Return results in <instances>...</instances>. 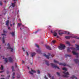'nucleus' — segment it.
Returning a JSON list of instances; mask_svg holds the SVG:
<instances>
[{
  "mask_svg": "<svg viewBox=\"0 0 79 79\" xmlns=\"http://www.w3.org/2000/svg\"><path fill=\"white\" fill-rule=\"evenodd\" d=\"M48 55H46L45 54H44L43 56H45L46 58H47L48 59H49V58H53V56H54V54H52V55H51L50 53H49Z\"/></svg>",
  "mask_w": 79,
  "mask_h": 79,
  "instance_id": "f257e3e1",
  "label": "nucleus"
},
{
  "mask_svg": "<svg viewBox=\"0 0 79 79\" xmlns=\"http://www.w3.org/2000/svg\"><path fill=\"white\" fill-rule=\"evenodd\" d=\"M63 73L65 75H63V77H68L69 76H68L69 75V73L68 72H66V71L63 72Z\"/></svg>",
  "mask_w": 79,
  "mask_h": 79,
  "instance_id": "f03ea898",
  "label": "nucleus"
},
{
  "mask_svg": "<svg viewBox=\"0 0 79 79\" xmlns=\"http://www.w3.org/2000/svg\"><path fill=\"white\" fill-rule=\"evenodd\" d=\"M7 46H8V47L7 48V49H8V50H11L10 52H13L14 49L10 47V44H8Z\"/></svg>",
  "mask_w": 79,
  "mask_h": 79,
  "instance_id": "7ed1b4c3",
  "label": "nucleus"
},
{
  "mask_svg": "<svg viewBox=\"0 0 79 79\" xmlns=\"http://www.w3.org/2000/svg\"><path fill=\"white\" fill-rule=\"evenodd\" d=\"M58 48L59 49H64L65 48V46L63 44H61Z\"/></svg>",
  "mask_w": 79,
  "mask_h": 79,
  "instance_id": "20e7f679",
  "label": "nucleus"
},
{
  "mask_svg": "<svg viewBox=\"0 0 79 79\" xmlns=\"http://www.w3.org/2000/svg\"><path fill=\"white\" fill-rule=\"evenodd\" d=\"M51 64L52 65V66L53 67V68H57V69H60V68H59V67H58L57 65H55V64L52 63H51Z\"/></svg>",
  "mask_w": 79,
  "mask_h": 79,
  "instance_id": "39448f33",
  "label": "nucleus"
},
{
  "mask_svg": "<svg viewBox=\"0 0 79 79\" xmlns=\"http://www.w3.org/2000/svg\"><path fill=\"white\" fill-rule=\"evenodd\" d=\"M59 65H62L63 66H69V67H70L71 68V67L69 66V65L68 64H67L66 63H60L59 64Z\"/></svg>",
  "mask_w": 79,
  "mask_h": 79,
  "instance_id": "423d86ee",
  "label": "nucleus"
},
{
  "mask_svg": "<svg viewBox=\"0 0 79 79\" xmlns=\"http://www.w3.org/2000/svg\"><path fill=\"white\" fill-rule=\"evenodd\" d=\"M72 52L73 55H75L77 56V57H78V53L76 52H75L74 51H72Z\"/></svg>",
  "mask_w": 79,
  "mask_h": 79,
  "instance_id": "0eeeda50",
  "label": "nucleus"
},
{
  "mask_svg": "<svg viewBox=\"0 0 79 79\" xmlns=\"http://www.w3.org/2000/svg\"><path fill=\"white\" fill-rule=\"evenodd\" d=\"M56 31H57V30H56L54 32H53V35L54 36V37H56V35H57V33H56Z\"/></svg>",
  "mask_w": 79,
  "mask_h": 79,
  "instance_id": "6e6552de",
  "label": "nucleus"
},
{
  "mask_svg": "<svg viewBox=\"0 0 79 79\" xmlns=\"http://www.w3.org/2000/svg\"><path fill=\"white\" fill-rule=\"evenodd\" d=\"M6 38V37L3 36L2 37V43L3 44H5V38Z\"/></svg>",
  "mask_w": 79,
  "mask_h": 79,
  "instance_id": "1a4fd4ad",
  "label": "nucleus"
},
{
  "mask_svg": "<svg viewBox=\"0 0 79 79\" xmlns=\"http://www.w3.org/2000/svg\"><path fill=\"white\" fill-rule=\"evenodd\" d=\"M9 61L10 62H13V60L12 58H11V57H9Z\"/></svg>",
  "mask_w": 79,
  "mask_h": 79,
  "instance_id": "9d476101",
  "label": "nucleus"
},
{
  "mask_svg": "<svg viewBox=\"0 0 79 79\" xmlns=\"http://www.w3.org/2000/svg\"><path fill=\"white\" fill-rule=\"evenodd\" d=\"M45 62L46 63V64L47 66H49L50 64H49L48 61L46 60H45Z\"/></svg>",
  "mask_w": 79,
  "mask_h": 79,
  "instance_id": "9b49d317",
  "label": "nucleus"
},
{
  "mask_svg": "<svg viewBox=\"0 0 79 79\" xmlns=\"http://www.w3.org/2000/svg\"><path fill=\"white\" fill-rule=\"evenodd\" d=\"M63 34H66V31H64V33L61 32V33H59V34L60 35H61Z\"/></svg>",
  "mask_w": 79,
  "mask_h": 79,
  "instance_id": "f8f14e48",
  "label": "nucleus"
},
{
  "mask_svg": "<svg viewBox=\"0 0 79 79\" xmlns=\"http://www.w3.org/2000/svg\"><path fill=\"white\" fill-rule=\"evenodd\" d=\"M15 73H13V74H12V79H15Z\"/></svg>",
  "mask_w": 79,
  "mask_h": 79,
  "instance_id": "ddd939ff",
  "label": "nucleus"
},
{
  "mask_svg": "<svg viewBox=\"0 0 79 79\" xmlns=\"http://www.w3.org/2000/svg\"><path fill=\"white\" fill-rule=\"evenodd\" d=\"M12 35V36H15V33L14 32H12V33H10Z\"/></svg>",
  "mask_w": 79,
  "mask_h": 79,
  "instance_id": "4468645a",
  "label": "nucleus"
},
{
  "mask_svg": "<svg viewBox=\"0 0 79 79\" xmlns=\"http://www.w3.org/2000/svg\"><path fill=\"white\" fill-rule=\"evenodd\" d=\"M35 55V52H33L31 53V57H33Z\"/></svg>",
  "mask_w": 79,
  "mask_h": 79,
  "instance_id": "2eb2a0df",
  "label": "nucleus"
},
{
  "mask_svg": "<svg viewBox=\"0 0 79 79\" xmlns=\"http://www.w3.org/2000/svg\"><path fill=\"white\" fill-rule=\"evenodd\" d=\"M36 51L38 52V53H41V52H42L41 50L40 49L39 50H36Z\"/></svg>",
  "mask_w": 79,
  "mask_h": 79,
  "instance_id": "dca6fc26",
  "label": "nucleus"
},
{
  "mask_svg": "<svg viewBox=\"0 0 79 79\" xmlns=\"http://www.w3.org/2000/svg\"><path fill=\"white\" fill-rule=\"evenodd\" d=\"M46 48L47 49H48V50H51V48L49 46H46Z\"/></svg>",
  "mask_w": 79,
  "mask_h": 79,
  "instance_id": "f3484780",
  "label": "nucleus"
},
{
  "mask_svg": "<svg viewBox=\"0 0 79 79\" xmlns=\"http://www.w3.org/2000/svg\"><path fill=\"white\" fill-rule=\"evenodd\" d=\"M67 52H71V50H70V48H68L67 49Z\"/></svg>",
  "mask_w": 79,
  "mask_h": 79,
  "instance_id": "a211bd4d",
  "label": "nucleus"
},
{
  "mask_svg": "<svg viewBox=\"0 0 79 79\" xmlns=\"http://www.w3.org/2000/svg\"><path fill=\"white\" fill-rule=\"evenodd\" d=\"M9 23V20H7L6 21V26H8V23Z\"/></svg>",
  "mask_w": 79,
  "mask_h": 79,
  "instance_id": "6ab92c4d",
  "label": "nucleus"
},
{
  "mask_svg": "<svg viewBox=\"0 0 79 79\" xmlns=\"http://www.w3.org/2000/svg\"><path fill=\"white\" fill-rule=\"evenodd\" d=\"M71 78L72 79H74V78H75V79H77V77H76L74 76H73L71 77Z\"/></svg>",
  "mask_w": 79,
  "mask_h": 79,
  "instance_id": "aec40b11",
  "label": "nucleus"
},
{
  "mask_svg": "<svg viewBox=\"0 0 79 79\" xmlns=\"http://www.w3.org/2000/svg\"><path fill=\"white\" fill-rule=\"evenodd\" d=\"M15 3H16V2H15L14 3H12V6L13 7H15Z\"/></svg>",
  "mask_w": 79,
  "mask_h": 79,
  "instance_id": "412c9836",
  "label": "nucleus"
},
{
  "mask_svg": "<svg viewBox=\"0 0 79 79\" xmlns=\"http://www.w3.org/2000/svg\"><path fill=\"white\" fill-rule=\"evenodd\" d=\"M54 62L55 63H58V64L59 63V62H58V61L55 60H54Z\"/></svg>",
  "mask_w": 79,
  "mask_h": 79,
  "instance_id": "4be33fe9",
  "label": "nucleus"
},
{
  "mask_svg": "<svg viewBox=\"0 0 79 79\" xmlns=\"http://www.w3.org/2000/svg\"><path fill=\"white\" fill-rule=\"evenodd\" d=\"M71 37H72V36H65V38H66V39H70Z\"/></svg>",
  "mask_w": 79,
  "mask_h": 79,
  "instance_id": "5701e85b",
  "label": "nucleus"
},
{
  "mask_svg": "<svg viewBox=\"0 0 79 79\" xmlns=\"http://www.w3.org/2000/svg\"><path fill=\"white\" fill-rule=\"evenodd\" d=\"M66 44L69 45H70V44L69 43V41H66Z\"/></svg>",
  "mask_w": 79,
  "mask_h": 79,
  "instance_id": "b1692460",
  "label": "nucleus"
},
{
  "mask_svg": "<svg viewBox=\"0 0 79 79\" xmlns=\"http://www.w3.org/2000/svg\"><path fill=\"white\" fill-rule=\"evenodd\" d=\"M63 70L65 71H67V69L65 68H64L63 69Z\"/></svg>",
  "mask_w": 79,
  "mask_h": 79,
  "instance_id": "393cba45",
  "label": "nucleus"
},
{
  "mask_svg": "<svg viewBox=\"0 0 79 79\" xmlns=\"http://www.w3.org/2000/svg\"><path fill=\"white\" fill-rule=\"evenodd\" d=\"M71 48V50H73V51H74L75 50H76V48Z\"/></svg>",
  "mask_w": 79,
  "mask_h": 79,
  "instance_id": "a878e982",
  "label": "nucleus"
},
{
  "mask_svg": "<svg viewBox=\"0 0 79 79\" xmlns=\"http://www.w3.org/2000/svg\"><path fill=\"white\" fill-rule=\"evenodd\" d=\"M48 76L49 77H51V76L50 75V74L49 73H48Z\"/></svg>",
  "mask_w": 79,
  "mask_h": 79,
  "instance_id": "bb28decb",
  "label": "nucleus"
},
{
  "mask_svg": "<svg viewBox=\"0 0 79 79\" xmlns=\"http://www.w3.org/2000/svg\"><path fill=\"white\" fill-rule=\"evenodd\" d=\"M0 68L1 69V70H3V65H2L1 67Z\"/></svg>",
  "mask_w": 79,
  "mask_h": 79,
  "instance_id": "cd10ccee",
  "label": "nucleus"
},
{
  "mask_svg": "<svg viewBox=\"0 0 79 79\" xmlns=\"http://www.w3.org/2000/svg\"><path fill=\"white\" fill-rule=\"evenodd\" d=\"M21 25H22V24H21V23H18V26L20 27L21 26Z\"/></svg>",
  "mask_w": 79,
  "mask_h": 79,
  "instance_id": "c85d7f7f",
  "label": "nucleus"
},
{
  "mask_svg": "<svg viewBox=\"0 0 79 79\" xmlns=\"http://www.w3.org/2000/svg\"><path fill=\"white\" fill-rule=\"evenodd\" d=\"M5 61H6V63H7V62H8V60L7 59V58H5Z\"/></svg>",
  "mask_w": 79,
  "mask_h": 79,
  "instance_id": "c756f323",
  "label": "nucleus"
},
{
  "mask_svg": "<svg viewBox=\"0 0 79 79\" xmlns=\"http://www.w3.org/2000/svg\"><path fill=\"white\" fill-rule=\"evenodd\" d=\"M72 37H73V38H76V39H79V38H77V36H73Z\"/></svg>",
  "mask_w": 79,
  "mask_h": 79,
  "instance_id": "7c9ffc66",
  "label": "nucleus"
},
{
  "mask_svg": "<svg viewBox=\"0 0 79 79\" xmlns=\"http://www.w3.org/2000/svg\"><path fill=\"white\" fill-rule=\"evenodd\" d=\"M31 71L32 72H33V73H36V72L35 70L31 69Z\"/></svg>",
  "mask_w": 79,
  "mask_h": 79,
  "instance_id": "2f4dec72",
  "label": "nucleus"
},
{
  "mask_svg": "<svg viewBox=\"0 0 79 79\" xmlns=\"http://www.w3.org/2000/svg\"><path fill=\"white\" fill-rule=\"evenodd\" d=\"M2 5L3 3H2V1H0V5H1V6H2Z\"/></svg>",
  "mask_w": 79,
  "mask_h": 79,
  "instance_id": "473e14b6",
  "label": "nucleus"
},
{
  "mask_svg": "<svg viewBox=\"0 0 79 79\" xmlns=\"http://www.w3.org/2000/svg\"><path fill=\"white\" fill-rule=\"evenodd\" d=\"M65 56H71L70 55H68L67 54L65 55Z\"/></svg>",
  "mask_w": 79,
  "mask_h": 79,
  "instance_id": "72a5a7b5",
  "label": "nucleus"
},
{
  "mask_svg": "<svg viewBox=\"0 0 79 79\" xmlns=\"http://www.w3.org/2000/svg\"><path fill=\"white\" fill-rule=\"evenodd\" d=\"M35 46H36V47H37V48H39V45H38L36 44H35Z\"/></svg>",
  "mask_w": 79,
  "mask_h": 79,
  "instance_id": "f704fd0d",
  "label": "nucleus"
},
{
  "mask_svg": "<svg viewBox=\"0 0 79 79\" xmlns=\"http://www.w3.org/2000/svg\"><path fill=\"white\" fill-rule=\"evenodd\" d=\"M29 73L30 74H32V75H33V73H32V72L31 71H29Z\"/></svg>",
  "mask_w": 79,
  "mask_h": 79,
  "instance_id": "c9c22d12",
  "label": "nucleus"
},
{
  "mask_svg": "<svg viewBox=\"0 0 79 79\" xmlns=\"http://www.w3.org/2000/svg\"><path fill=\"white\" fill-rule=\"evenodd\" d=\"M10 75H9L7 77L6 79H8L9 78H10Z\"/></svg>",
  "mask_w": 79,
  "mask_h": 79,
  "instance_id": "e433bc0d",
  "label": "nucleus"
},
{
  "mask_svg": "<svg viewBox=\"0 0 79 79\" xmlns=\"http://www.w3.org/2000/svg\"><path fill=\"white\" fill-rule=\"evenodd\" d=\"M12 71H14V66H12Z\"/></svg>",
  "mask_w": 79,
  "mask_h": 79,
  "instance_id": "4c0bfd02",
  "label": "nucleus"
},
{
  "mask_svg": "<svg viewBox=\"0 0 79 79\" xmlns=\"http://www.w3.org/2000/svg\"><path fill=\"white\" fill-rule=\"evenodd\" d=\"M52 43H53V44H55V42H56V41L54 40L52 41Z\"/></svg>",
  "mask_w": 79,
  "mask_h": 79,
  "instance_id": "58836bf2",
  "label": "nucleus"
},
{
  "mask_svg": "<svg viewBox=\"0 0 79 79\" xmlns=\"http://www.w3.org/2000/svg\"><path fill=\"white\" fill-rule=\"evenodd\" d=\"M44 77L45 79H48V78L47 77V76H46V75H45L44 76Z\"/></svg>",
  "mask_w": 79,
  "mask_h": 79,
  "instance_id": "ea45409f",
  "label": "nucleus"
},
{
  "mask_svg": "<svg viewBox=\"0 0 79 79\" xmlns=\"http://www.w3.org/2000/svg\"><path fill=\"white\" fill-rule=\"evenodd\" d=\"M6 31L5 30H3V33H6Z\"/></svg>",
  "mask_w": 79,
  "mask_h": 79,
  "instance_id": "a19ab883",
  "label": "nucleus"
},
{
  "mask_svg": "<svg viewBox=\"0 0 79 79\" xmlns=\"http://www.w3.org/2000/svg\"><path fill=\"white\" fill-rule=\"evenodd\" d=\"M57 74L58 76H60V74L59 73L57 72Z\"/></svg>",
  "mask_w": 79,
  "mask_h": 79,
  "instance_id": "79ce46f5",
  "label": "nucleus"
},
{
  "mask_svg": "<svg viewBox=\"0 0 79 79\" xmlns=\"http://www.w3.org/2000/svg\"><path fill=\"white\" fill-rule=\"evenodd\" d=\"M37 71L38 74H40V71L39 70H37Z\"/></svg>",
  "mask_w": 79,
  "mask_h": 79,
  "instance_id": "37998d69",
  "label": "nucleus"
},
{
  "mask_svg": "<svg viewBox=\"0 0 79 79\" xmlns=\"http://www.w3.org/2000/svg\"><path fill=\"white\" fill-rule=\"evenodd\" d=\"M26 53H27V56H29V53H28V52H26Z\"/></svg>",
  "mask_w": 79,
  "mask_h": 79,
  "instance_id": "c03bdc74",
  "label": "nucleus"
},
{
  "mask_svg": "<svg viewBox=\"0 0 79 79\" xmlns=\"http://www.w3.org/2000/svg\"><path fill=\"white\" fill-rule=\"evenodd\" d=\"M38 32H39V31H37L35 32H34L35 34H36V33H37Z\"/></svg>",
  "mask_w": 79,
  "mask_h": 79,
  "instance_id": "a18cd8bd",
  "label": "nucleus"
},
{
  "mask_svg": "<svg viewBox=\"0 0 79 79\" xmlns=\"http://www.w3.org/2000/svg\"><path fill=\"white\" fill-rule=\"evenodd\" d=\"M2 35H5V36H6V34H2Z\"/></svg>",
  "mask_w": 79,
  "mask_h": 79,
  "instance_id": "49530a36",
  "label": "nucleus"
},
{
  "mask_svg": "<svg viewBox=\"0 0 79 79\" xmlns=\"http://www.w3.org/2000/svg\"><path fill=\"white\" fill-rule=\"evenodd\" d=\"M6 73L7 74H9V73H10V72H9L8 71H7Z\"/></svg>",
  "mask_w": 79,
  "mask_h": 79,
  "instance_id": "de8ad7c7",
  "label": "nucleus"
},
{
  "mask_svg": "<svg viewBox=\"0 0 79 79\" xmlns=\"http://www.w3.org/2000/svg\"><path fill=\"white\" fill-rule=\"evenodd\" d=\"M66 34H67V33H68V34H70V33H69V32H68V31H66Z\"/></svg>",
  "mask_w": 79,
  "mask_h": 79,
  "instance_id": "09e8293b",
  "label": "nucleus"
},
{
  "mask_svg": "<svg viewBox=\"0 0 79 79\" xmlns=\"http://www.w3.org/2000/svg\"><path fill=\"white\" fill-rule=\"evenodd\" d=\"M22 48L23 50V52H25V50H24V48Z\"/></svg>",
  "mask_w": 79,
  "mask_h": 79,
  "instance_id": "8fccbe9b",
  "label": "nucleus"
},
{
  "mask_svg": "<svg viewBox=\"0 0 79 79\" xmlns=\"http://www.w3.org/2000/svg\"><path fill=\"white\" fill-rule=\"evenodd\" d=\"M8 29H9V30H11V28H10V27H8Z\"/></svg>",
  "mask_w": 79,
  "mask_h": 79,
  "instance_id": "3c124183",
  "label": "nucleus"
},
{
  "mask_svg": "<svg viewBox=\"0 0 79 79\" xmlns=\"http://www.w3.org/2000/svg\"><path fill=\"white\" fill-rule=\"evenodd\" d=\"M17 77L18 79H19V77H20V76H18Z\"/></svg>",
  "mask_w": 79,
  "mask_h": 79,
  "instance_id": "603ef678",
  "label": "nucleus"
},
{
  "mask_svg": "<svg viewBox=\"0 0 79 79\" xmlns=\"http://www.w3.org/2000/svg\"><path fill=\"white\" fill-rule=\"evenodd\" d=\"M15 65L16 68H17V65H16V64H15Z\"/></svg>",
  "mask_w": 79,
  "mask_h": 79,
  "instance_id": "864d4df0",
  "label": "nucleus"
},
{
  "mask_svg": "<svg viewBox=\"0 0 79 79\" xmlns=\"http://www.w3.org/2000/svg\"><path fill=\"white\" fill-rule=\"evenodd\" d=\"M22 63H24V61L23 60V61H22Z\"/></svg>",
  "mask_w": 79,
  "mask_h": 79,
  "instance_id": "5fc2aeb1",
  "label": "nucleus"
},
{
  "mask_svg": "<svg viewBox=\"0 0 79 79\" xmlns=\"http://www.w3.org/2000/svg\"><path fill=\"white\" fill-rule=\"evenodd\" d=\"M51 33H53V31H52V30L51 31Z\"/></svg>",
  "mask_w": 79,
  "mask_h": 79,
  "instance_id": "6e6d98bb",
  "label": "nucleus"
},
{
  "mask_svg": "<svg viewBox=\"0 0 79 79\" xmlns=\"http://www.w3.org/2000/svg\"><path fill=\"white\" fill-rule=\"evenodd\" d=\"M3 71H0V73H3Z\"/></svg>",
  "mask_w": 79,
  "mask_h": 79,
  "instance_id": "4d7b16f0",
  "label": "nucleus"
},
{
  "mask_svg": "<svg viewBox=\"0 0 79 79\" xmlns=\"http://www.w3.org/2000/svg\"><path fill=\"white\" fill-rule=\"evenodd\" d=\"M52 79H54V77H52Z\"/></svg>",
  "mask_w": 79,
  "mask_h": 79,
  "instance_id": "13d9d810",
  "label": "nucleus"
},
{
  "mask_svg": "<svg viewBox=\"0 0 79 79\" xmlns=\"http://www.w3.org/2000/svg\"><path fill=\"white\" fill-rule=\"evenodd\" d=\"M10 26L11 27L12 26H13V25L12 24H10Z\"/></svg>",
  "mask_w": 79,
  "mask_h": 79,
  "instance_id": "bf43d9fd",
  "label": "nucleus"
},
{
  "mask_svg": "<svg viewBox=\"0 0 79 79\" xmlns=\"http://www.w3.org/2000/svg\"><path fill=\"white\" fill-rule=\"evenodd\" d=\"M27 68L28 69H29V67H27Z\"/></svg>",
  "mask_w": 79,
  "mask_h": 79,
  "instance_id": "052dcab7",
  "label": "nucleus"
},
{
  "mask_svg": "<svg viewBox=\"0 0 79 79\" xmlns=\"http://www.w3.org/2000/svg\"><path fill=\"white\" fill-rule=\"evenodd\" d=\"M4 3H6V1H4Z\"/></svg>",
  "mask_w": 79,
  "mask_h": 79,
  "instance_id": "680f3d73",
  "label": "nucleus"
},
{
  "mask_svg": "<svg viewBox=\"0 0 79 79\" xmlns=\"http://www.w3.org/2000/svg\"><path fill=\"white\" fill-rule=\"evenodd\" d=\"M15 23H13V25L14 26H15Z\"/></svg>",
  "mask_w": 79,
  "mask_h": 79,
  "instance_id": "e2e57ef3",
  "label": "nucleus"
},
{
  "mask_svg": "<svg viewBox=\"0 0 79 79\" xmlns=\"http://www.w3.org/2000/svg\"><path fill=\"white\" fill-rule=\"evenodd\" d=\"M1 76H2V77L4 76V75H2Z\"/></svg>",
  "mask_w": 79,
  "mask_h": 79,
  "instance_id": "0e129e2a",
  "label": "nucleus"
},
{
  "mask_svg": "<svg viewBox=\"0 0 79 79\" xmlns=\"http://www.w3.org/2000/svg\"><path fill=\"white\" fill-rule=\"evenodd\" d=\"M14 1V2H15L16 1H17V0H13Z\"/></svg>",
  "mask_w": 79,
  "mask_h": 79,
  "instance_id": "69168bd1",
  "label": "nucleus"
},
{
  "mask_svg": "<svg viewBox=\"0 0 79 79\" xmlns=\"http://www.w3.org/2000/svg\"><path fill=\"white\" fill-rule=\"evenodd\" d=\"M20 30H22V29H21V28L20 27Z\"/></svg>",
  "mask_w": 79,
  "mask_h": 79,
  "instance_id": "338daca9",
  "label": "nucleus"
},
{
  "mask_svg": "<svg viewBox=\"0 0 79 79\" xmlns=\"http://www.w3.org/2000/svg\"><path fill=\"white\" fill-rule=\"evenodd\" d=\"M19 21H21V19H19Z\"/></svg>",
  "mask_w": 79,
  "mask_h": 79,
  "instance_id": "774afa93",
  "label": "nucleus"
}]
</instances>
